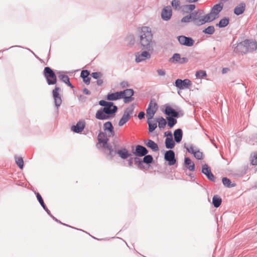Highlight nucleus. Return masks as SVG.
Instances as JSON below:
<instances>
[{
	"label": "nucleus",
	"mask_w": 257,
	"mask_h": 257,
	"mask_svg": "<svg viewBox=\"0 0 257 257\" xmlns=\"http://www.w3.org/2000/svg\"><path fill=\"white\" fill-rule=\"evenodd\" d=\"M153 35L150 28L143 27L140 32L139 43L143 50L153 51L155 42L153 40Z\"/></svg>",
	"instance_id": "f257e3e1"
},
{
	"label": "nucleus",
	"mask_w": 257,
	"mask_h": 257,
	"mask_svg": "<svg viewBox=\"0 0 257 257\" xmlns=\"http://www.w3.org/2000/svg\"><path fill=\"white\" fill-rule=\"evenodd\" d=\"M192 22L196 26H201L206 23L210 22L209 17L205 15L202 10H198L191 13Z\"/></svg>",
	"instance_id": "f03ea898"
},
{
	"label": "nucleus",
	"mask_w": 257,
	"mask_h": 257,
	"mask_svg": "<svg viewBox=\"0 0 257 257\" xmlns=\"http://www.w3.org/2000/svg\"><path fill=\"white\" fill-rule=\"evenodd\" d=\"M43 74L49 85H53L56 83V75L51 68L49 67H46L44 68Z\"/></svg>",
	"instance_id": "7ed1b4c3"
},
{
	"label": "nucleus",
	"mask_w": 257,
	"mask_h": 257,
	"mask_svg": "<svg viewBox=\"0 0 257 257\" xmlns=\"http://www.w3.org/2000/svg\"><path fill=\"white\" fill-rule=\"evenodd\" d=\"M134 111V107L133 106L127 107L124 110L123 114L118 122V125L122 126L126 123L133 116Z\"/></svg>",
	"instance_id": "20e7f679"
},
{
	"label": "nucleus",
	"mask_w": 257,
	"mask_h": 257,
	"mask_svg": "<svg viewBox=\"0 0 257 257\" xmlns=\"http://www.w3.org/2000/svg\"><path fill=\"white\" fill-rule=\"evenodd\" d=\"M223 8V5L220 4H216L213 6L211 12L207 14V16L209 17L210 22L213 21L218 17V14L221 11Z\"/></svg>",
	"instance_id": "39448f33"
},
{
	"label": "nucleus",
	"mask_w": 257,
	"mask_h": 257,
	"mask_svg": "<svg viewBox=\"0 0 257 257\" xmlns=\"http://www.w3.org/2000/svg\"><path fill=\"white\" fill-rule=\"evenodd\" d=\"M157 109V104L155 101L151 100L146 110L147 119H152L153 118Z\"/></svg>",
	"instance_id": "423d86ee"
},
{
	"label": "nucleus",
	"mask_w": 257,
	"mask_h": 257,
	"mask_svg": "<svg viewBox=\"0 0 257 257\" xmlns=\"http://www.w3.org/2000/svg\"><path fill=\"white\" fill-rule=\"evenodd\" d=\"M191 85V82L188 79H185L183 80L180 79H178L175 82V86L179 89H188Z\"/></svg>",
	"instance_id": "0eeeda50"
},
{
	"label": "nucleus",
	"mask_w": 257,
	"mask_h": 257,
	"mask_svg": "<svg viewBox=\"0 0 257 257\" xmlns=\"http://www.w3.org/2000/svg\"><path fill=\"white\" fill-rule=\"evenodd\" d=\"M177 39L179 43L182 45L191 47L194 44V40L191 37H187L184 36H179L177 37Z\"/></svg>",
	"instance_id": "6e6552de"
},
{
	"label": "nucleus",
	"mask_w": 257,
	"mask_h": 257,
	"mask_svg": "<svg viewBox=\"0 0 257 257\" xmlns=\"http://www.w3.org/2000/svg\"><path fill=\"white\" fill-rule=\"evenodd\" d=\"M148 50L143 51L142 53H137L136 54V62L140 63L151 58V54Z\"/></svg>",
	"instance_id": "1a4fd4ad"
},
{
	"label": "nucleus",
	"mask_w": 257,
	"mask_h": 257,
	"mask_svg": "<svg viewBox=\"0 0 257 257\" xmlns=\"http://www.w3.org/2000/svg\"><path fill=\"white\" fill-rule=\"evenodd\" d=\"M122 93V98L124 99L125 103H128L134 100L132 97L134 95V92L132 89H127L124 91H121Z\"/></svg>",
	"instance_id": "9d476101"
},
{
	"label": "nucleus",
	"mask_w": 257,
	"mask_h": 257,
	"mask_svg": "<svg viewBox=\"0 0 257 257\" xmlns=\"http://www.w3.org/2000/svg\"><path fill=\"white\" fill-rule=\"evenodd\" d=\"M243 44L245 45L247 53L254 51L257 49V42L255 41L246 39L243 41Z\"/></svg>",
	"instance_id": "9b49d317"
},
{
	"label": "nucleus",
	"mask_w": 257,
	"mask_h": 257,
	"mask_svg": "<svg viewBox=\"0 0 257 257\" xmlns=\"http://www.w3.org/2000/svg\"><path fill=\"white\" fill-rule=\"evenodd\" d=\"M201 172L209 180L215 181V177L212 173L210 168L207 164L202 165Z\"/></svg>",
	"instance_id": "f8f14e48"
},
{
	"label": "nucleus",
	"mask_w": 257,
	"mask_h": 257,
	"mask_svg": "<svg viewBox=\"0 0 257 257\" xmlns=\"http://www.w3.org/2000/svg\"><path fill=\"white\" fill-rule=\"evenodd\" d=\"M103 130L108 137H113L114 136L115 132L110 121H107L104 123Z\"/></svg>",
	"instance_id": "ddd939ff"
},
{
	"label": "nucleus",
	"mask_w": 257,
	"mask_h": 257,
	"mask_svg": "<svg viewBox=\"0 0 257 257\" xmlns=\"http://www.w3.org/2000/svg\"><path fill=\"white\" fill-rule=\"evenodd\" d=\"M164 158L165 160L168 162V164L170 166L174 165L176 162L175 153L172 150L167 151L165 154Z\"/></svg>",
	"instance_id": "4468645a"
},
{
	"label": "nucleus",
	"mask_w": 257,
	"mask_h": 257,
	"mask_svg": "<svg viewBox=\"0 0 257 257\" xmlns=\"http://www.w3.org/2000/svg\"><path fill=\"white\" fill-rule=\"evenodd\" d=\"M60 88L58 87H55L53 90V96L54 99L55 104L57 108H58L62 103V99L59 91Z\"/></svg>",
	"instance_id": "2eb2a0df"
},
{
	"label": "nucleus",
	"mask_w": 257,
	"mask_h": 257,
	"mask_svg": "<svg viewBox=\"0 0 257 257\" xmlns=\"http://www.w3.org/2000/svg\"><path fill=\"white\" fill-rule=\"evenodd\" d=\"M172 15V11L171 7H166L162 10L161 17L164 21L169 20Z\"/></svg>",
	"instance_id": "dca6fc26"
},
{
	"label": "nucleus",
	"mask_w": 257,
	"mask_h": 257,
	"mask_svg": "<svg viewBox=\"0 0 257 257\" xmlns=\"http://www.w3.org/2000/svg\"><path fill=\"white\" fill-rule=\"evenodd\" d=\"M103 111L107 114L110 115L114 114L117 110V107L113 105V103L110 102L105 107L102 108Z\"/></svg>",
	"instance_id": "f3484780"
},
{
	"label": "nucleus",
	"mask_w": 257,
	"mask_h": 257,
	"mask_svg": "<svg viewBox=\"0 0 257 257\" xmlns=\"http://www.w3.org/2000/svg\"><path fill=\"white\" fill-rule=\"evenodd\" d=\"M148 153V151L144 146L137 145L136 147V150L133 154L137 157H143Z\"/></svg>",
	"instance_id": "a211bd4d"
},
{
	"label": "nucleus",
	"mask_w": 257,
	"mask_h": 257,
	"mask_svg": "<svg viewBox=\"0 0 257 257\" xmlns=\"http://www.w3.org/2000/svg\"><path fill=\"white\" fill-rule=\"evenodd\" d=\"M85 126V122L84 120L79 121L75 125L71 127V130L76 133L82 132Z\"/></svg>",
	"instance_id": "6ab92c4d"
},
{
	"label": "nucleus",
	"mask_w": 257,
	"mask_h": 257,
	"mask_svg": "<svg viewBox=\"0 0 257 257\" xmlns=\"http://www.w3.org/2000/svg\"><path fill=\"white\" fill-rule=\"evenodd\" d=\"M171 61L173 62L184 64L188 62V59L186 57L181 58L179 54L175 53L171 58Z\"/></svg>",
	"instance_id": "aec40b11"
},
{
	"label": "nucleus",
	"mask_w": 257,
	"mask_h": 257,
	"mask_svg": "<svg viewBox=\"0 0 257 257\" xmlns=\"http://www.w3.org/2000/svg\"><path fill=\"white\" fill-rule=\"evenodd\" d=\"M111 115H109L106 112H104L102 108L98 110L95 114L96 118L99 120L108 119L111 118Z\"/></svg>",
	"instance_id": "412c9836"
},
{
	"label": "nucleus",
	"mask_w": 257,
	"mask_h": 257,
	"mask_svg": "<svg viewBox=\"0 0 257 257\" xmlns=\"http://www.w3.org/2000/svg\"><path fill=\"white\" fill-rule=\"evenodd\" d=\"M245 45L243 44V41L238 43L237 45L234 47V51L235 52L241 54L247 53Z\"/></svg>",
	"instance_id": "4be33fe9"
},
{
	"label": "nucleus",
	"mask_w": 257,
	"mask_h": 257,
	"mask_svg": "<svg viewBox=\"0 0 257 257\" xmlns=\"http://www.w3.org/2000/svg\"><path fill=\"white\" fill-rule=\"evenodd\" d=\"M245 10V4L244 2H241L234 9V13L238 16L242 14Z\"/></svg>",
	"instance_id": "5701e85b"
},
{
	"label": "nucleus",
	"mask_w": 257,
	"mask_h": 257,
	"mask_svg": "<svg viewBox=\"0 0 257 257\" xmlns=\"http://www.w3.org/2000/svg\"><path fill=\"white\" fill-rule=\"evenodd\" d=\"M122 98L121 91L109 93L107 96V99L110 101L116 100Z\"/></svg>",
	"instance_id": "b1692460"
},
{
	"label": "nucleus",
	"mask_w": 257,
	"mask_h": 257,
	"mask_svg": "<svg viewBox=\"0 0 257 257\" xmlns=\"http://www.w3.org/2000/svg\"><path fill=\"white\" fill-rule=\"evenodd\" d=\"M145 145L149 148L152 150L154 152H157L159 150L158 145L153 141L148 140L145 142Z\"/></svg>",
	"instance_id": "393cba45"
},
{
	"label": "nucleus",
	"mask_w": 257,
	"mask_h": 257,
	"mask_svg": "<svg viewBox=\"0 0 257 257\" xmlns=\"http://www.w3.org/2000/svg\"><path fill=\"white\" fill-rule=\"evenodd\" d=\"M98 141L99 144H102L103 147H105L108 141V139L105 136L103 133L100 132L98 135Z\"/></svg>",
	"instance_id": "a878e982"
},
{
	"label": "nucleus",
	"mask_w": 257,
	"mask_h": 257,
	"mask_svg": "<svg viewBox=\"0 0 257 257\" xmlns=\"http://www.w3.org/2000/svg\"><path fill=\"white\" fill-rule=\"evenodd\" d=\"M170 137H167L165 140V145L167 149H173L175 146V143L173 141L171 133H169Z\"/></svg>",
	"instance_id": "bb28decb"
},
{
	"label": "nucleus",
	"mask_w": 257,
	"mask_h": 257,
	"mask_svg": "<svg viewBox=\"0 0 257 257\" xmlns=\"http://www.w3.org/2000/svg\"><path fill=\"white\" fill-rule=\"evenodd\" d=\"M184 164L187 169L190 171H194L195 170V164L191 160L188 158H185Z\"/></svg>",
	"instance_id": "cd10ccee"
},
{
	"label": "nucleus",
	"mask_w": 257,
	"mask_h": 257,
	"mask_svg": "<svg viewBox=\"0 0 257 257\" xmlns=\"http://www.w3.org/2000/svg\"><path fill=\"white\" fill-rule=\"evenodd\" d=\"M174 140L177 143H179L181 141L183 136L182 131L180 128L176 130L174 132Z\"/></svg>",
	"instance_id": "c85d7f7f"
},
{
	"label": "nucleus",
	"mask_w": 257,
	"mask_h": 257,
	"mask_svg": "<svg viewBox=\"0 0 257 257\" xmlns=\"http://www.w3.org/2000/svg\"><path fill=\"white\" fill-rule=\"evenodd\" d=\"M117 153L122 159H125L132 155L126 149L118 150Z\"/></svg>",
	"instance_id": "c756f323"
},
{
	"label": "nucleus",
	"mask_w": 257,
	"mask_h": 257,
	"mask_svg": "<svg viewBox=\"0 0 257 257\" xmlns=\"http://www.w3.org/2000/svg\"><path fill=\"white\" fill-rule=\"evenodd\" d=\"M89 72L88 70H82L81 72V77L83 78L84 82L88 85L90 83V78L88 77Z\"/></svg>",
	"instance_id": "7c9ffc66"
},
{
	"label": "nucleus",
	"mask_w": 257,
	"mask_h": 257,
	"mask_svg": "<svg viewBox=\"0 0 257 257\" xmlns=\"http://www.w3.org/2000/svg\"><path fill=\"white\" fill-rule=\"evenodd\" d=\"M58 77L61 81L68 84V86H70L71 88L73 87V86L70 82L69 78L67 75L59 72Z\"/></svg>",
	"instance_id": "2f4dec72"
},
{
	"label": "nucleus",
	"mask_w": 257,
	"mask_h": 257,
	"mask_svg": "<svg viewBox=\"0 0 257 257\" xmlns=\"http://www.w3.org/2000/svg\"><path fill=\"white\" fill-rule=\"evenodd\" d=\"M147 122L149 125V131L153 132L157 127V121L154 119H148Z\"/></svg>",
	"instance_id": "473e14b6"
},
{
	"label": "nucleus",
	"mask_w": 257,
	"mask_h": 257,
	"mask_svg": "<svg viewBox=\"0 0 257 257\" xmlns=\"http://www.w3.org/2000/svg\"><path fill=\"white\" fill-rule=\"evenodd\" d=\"M195 8L196 6L194 4L185 5L182 7V11L186 13H192Z\"/></svg>",
	"instance_id": "72a5a7b5"
},
{
	"label": "nucleus",
	"mask_w": 257,
	"mask_h": 257,
	"mask_svg": "<svg viewBox=\"0 0 257 257\" xmlns=\"http://www.w3.org/2000/svg\"><path fill=\"white\" fill-rule=\"evenodd\" d=\"M165 113L167 115H171L172 117H177L178 116V112L171 107H167L165 109Z\"/></svg>",
	"instance_id": "f704fd0d"
},
{
	"label": "nucleus",
	"mask_w": 257,
	"mask_h": 257,
	"mask_svg": "<svg viewBox=\"0 0 257 257\" xmlns=\"http://www.w3.org/2000/svg\"><path fill=\"white\" fill-rule=\"evenodd\" d=\"M36 196H37V198L38 201L39 202V203H40V204L42 206V207L44 208V209L47 212V213L49 215H51V212H50V210L47 208L46 206L45 205V204L44 202V201L43 200V198H42V196H41V195L39 193H38L37 194Z\"/></svg>",
	"instance_id": "c9c22d12"
},
{
	"label": "nucleus",
	"mask_w": 257,
	"mask_h": 257,
	"mask_svg": "<svg viewBox=\"0 0 257 257\" xmlns=\"http://www.w3.org/2000/svg\"><path fill=\"white\" fill-rule=\"evenodd\" d=\"M221 198L217 195H214L212 199V203L214 206L216 208L218 207L221 203Z\"/></svg>",
	"instance_id": "e433bc0d"
},
{
	"label": "nucleus",
	"mask_w": 257,
	"mask_h": 257,
	"mask_svg": "<svg viewBox=\"0 0 257 257\" xmlns=\"http://www.w3.org/2000/svg\"><path fill=\"white\" fill-rule=\"evenodd\" d=\"M184 148L189 153L192 154H194V152H195L198 149L197 147L194 146L193 144H190L188 146H187L186 144H184Z\"/></svg>",
	"instance_id": "4c0bfd02"
},
{
	"label": "nucleus",
	"mask_w": 257,
	"mask_h": 257,
	"mask_svg": "<svg viewBox=\"0 0 257 257\" xmlns=\"http://www.w3.org/2000/svg\"><path fill=\"white\" fill-rule=\"evenodd\" d=\"M229 20L227 18H224L221 19L218 24L216 25L219 28H224L229 24Z\"/></svg>",
	"instance_id": "58836bf2"
},
{
	"label": "nucleus",
	"mask_w": 257,
	"mask_h": 257,
	"mask_svg": "<svg viewBox=\"0 0 257 257\" xmlns=\"http://www.w3.org/2000/svg\"><path fill=\"white\" fill-rule=\"evenodd\" d=\"M222 183L225 186L229 188L235 186V184H231L230 180L226 177L222 178Z\"/></svg>",
	"instance_id": "ea45409f"
},
{
	"label": "nucleus",
	"mask_w": 257,
	"mask_h": 257,
	"mask_svg": "<svg viewBox=\"0 0 257 257\" xmlns=\"http://www.w3.org/2000/svg\"><path fill=\"white\" fill-rule=\"evenodd\" d=\"M203 32L205 34L212 35L215 32V28L213 26H210L205 29Z\"/></svg>",
	"instance_id": "a19ab883"
},
{
	"label": "nucleus",
	"mask_w": 257,
	"mask_h": 257,
	"mask_svg": "<svg viewBox=\"0 0 257 257\" xmlns=\"http://www.w3.org/2000/svg\"><path fill=\"white\" fill-rule=\"evenodd\" d=\"M171 5L173 8L175 10H177L180 9L182 7H181V3L180 1L179 0H173L171 2Z\"/></svg>",
	"instance_id": "79ce46f5"
},
{
	"label": "nucleus",
	"mask_w": 257,
	"mask_h": 257,
	"mask_svg": "<svg viewBox=\"0 0 257 257\" xmlns=\"http://www.w3.org/2000/svg\"><path fill=\"white\" fill-rule=\"evenodd\" d=\"M174 117H167L168 125L170 127H172L176 123L177 120Z\"/></svg>",
	"instance_id": "37998d69"
},
{
	"label": "nucleus",
	"mask_w": 257,
	"mask_h": 257,
	"mask_svg": "<svg viewBox=\"0 0 257 257\" xmlns=\"http://www.w3.org/2000/svg\"><path fill=\"white\" fill-rule=\"evenodd\" d=\"M207 76L206 71L204 70H199L196 72L195 76L197 78L201 79Z\"/></svg>",
	"instance_id": "c03bdc74"
},
{
	"label": "nucleus",
	"mask_w": 257,
	"mask_h": 257,
	"mask_svg": "<svg viewBox=\"0 0 257 257\" xmlns=\"http://www.w3.org/2000/svg\"><path fill=\"white\" fill-rule=\"evenodd\" d=\"M157 122H158L159 127L160 128L165 127V126L166 125L167 122H166L165 119L163 117H161L160 118H159L158 120H157Z\"/></svg>",
	"instance_id": "a18cd8bd"
},
{
	"label": "nucleus",
	"mask_w": 257,
	"mask_h": 257,
	"mask_svg": "<svg viewBox=\"0 0 257 257\" xmlns=\"http://www.w3.org/2000/svg\"><path fill=\"white\" fill-rule=\"evenodd\" d=\"M153 158L151 155H145L143 158V163H146L147 164H150L153 162Z\"/></svg>",
	"instance_id": "49530a36"
},
{
	"label": "nucleus",
	"mask_w": 257,
	"mask_h": 257,
	"mask_svg": "<svg viewBox=\"0 0 257 257\" xmlns=\"http://www.w3.org/2000/svg\"><path fill=\"white\" fill-rule=\"evenodd\" d=\"M192 22L191 13L190 14L184 17L181 19V22L182 23H189Z\"/></svg>",
	"instance_id": "de8ad7c7"
},
{
	"label": "nucleus",
	"mask_w": 257,
	"mask_h": 257,
	"mask_svg": "<svg viewBox=\"0 0 257 257\" xmlns=\"http://www.w3.org/2000/svg\"><path fill=\"white\" fill-rule=\"evenodd\" d=\"M193 155L194 157L198 160H201L203 159V153L199 150V149H198L197 150L194 152Z\"/></svg>",
	"instance_id": "09e8293b"
},
{
	"label": "nucleus",
	"mask_w": 257,
	"mask_h": 257,
	"mask_svg": "<svg viewBox=\"0 0 257 257\" xmlns=\"http://www.w3.org/2000/svg\"><path fill=\"white\" fill-rule=\"evenodd\" d=\"M16 162L20 169H23L24 166V161L22 157L16 158Z\"/></svg>",
	"instance_id": "8fccbe9b"
},
{
	"label": "nucleus",
	"mask_w": 257,
	"mask_h": 257,
	"mask_svg": "<svg viewBox=\"0 0 257 257\" xmlns=\"http://www.w3.org/2000/svg\"><path fill=\"white\" fill-rule=\"evenodd\" d=\"M91 75L93 78L98 79V78L102 77L103 74L100 72H96L92 73Z\"/></svg>",
	"instance_id": "3c124183"
},
{
	"label": "nucleus",
	"mask_w": 257,
	"mask_h": 257,
	"mask_svg": "<svg viewBox=\"0 0 257 257\" xmlns=\"http://www.w3.org/2000/svg\"><path fill=\"white\" fill-rule=\"evenodd\" d=\"M251 163L252 165H257V153H254L253 155V156H252Z\"/></svg>",
	"instance_id": "603ef678"
},
{
	"label": "nucleus",
	"mask_w": 257,
	"mask_h": 257,
	"mask_svg": "<svg viewBox=\"0 0 257 257\" xmlns=\"http://www.w3.org/2000/svg\"><path fill=\"white\" fill-rule=\"evenodd\" d=\"M157 72L159 76H164L166 75V71L164 69H158Z\"/></svg>",
	"instance_id": "864d4df0"
},
{
	"label": "nucleus",
	"mask_w": 257,
	"mask_h": 257,
	"mask_svg": "<svg viewBox=\"0 0 257 257\" xmlns=\"http://www.w3.org/2000/svg\"><path fill=\"white\" fill-rule=\"evenodd\" d=\"M109 102H108L104 100H101L99 101V104L101 106H104V107H105Z\"/></svg>",
	"instance_id": "5fc2aeb1"
},
{
	"label": "nucleus",
	"mask_w": 257,
	"mask_h": 257,
	"mask_svg": "<svg viewBox=\"0 0 257 257\" xmlns=\"http://www.w3.org/2000/svg\"><path fill=\"white\" fill-rule=\"evenodd\" d=\"M134 161L135 164H139L140 166L143 164V162L137 157L134 158Z\"/></svg>",
	"instance_id": "6e6d98bb"
},
{
	"label": "nucleus",
	"mask_w": 257,
	"mask_h": 257,
	"mask_svg": "<svg viewBox=\"0 0 257 257\" xmlns=\"http://www.w3.org/2000/svg\"><path fill=\"white\" fill-rule=\"evenodd\" d=\"M121 87L122 88H125L126 87H128V83L126 81H122L120 83V84Z\"/></svg>",
	"instance_id": "4d7b16f0"
},
{
	"label": "nucleus",
	"mask_w": 257,
	"mask_h": 257,
	"mask_svg": "<svg viewBox=\"0 0 257 257\" xmlns=\"http://www.w3.org/2000/svg\"><path fill=\"white\" fill-rule=\"evenodd\" d=\"M145 112L143 111H141L139 113L138 117L139 118V119H142L145 117Z\"/></svg>",
	"instance_id": "13d9d810"
},
{
	"label": "nucleus",
	"mask_w": 257,
	"mask_h": 257,
	"mask_svg": "<svg viewBox=\"0 0 257 257\" xmlns=\"http://www.w3.org/2000/svg\"><path fill=\"white\" fill-rule=\"evenodd\" d=\"M83 92L84 93H85V94H87V95H89L91 93L90 91L87 88H84L83 90Z\"/></svg>",
	"instance_id": "bf43d9fd"
},
{
	"label": "nucleus",
	"mask_w": 257,
	"mask_h": 257,
	"mask_svg": "<svg viewBox=\"0 0 257 257\" xmlns=\"http://www.w3.org/2000/svg\"><path fill=\"white\" fill-rule=\"evenodd\" d=\"M103 82L102 79H98L96 81V83L98 86H101L103 84Z\"/></svg>",
	"instance_id": "052dcab7"
},
{
	"label": "nucleus",
	"mask_w": 257,
	"mask_h": 257,
	"mask_svg": "<svg viewBox=\"0 0 257 257\" xmlns=\"http://www.w3.org/2000/svg\"><path fill=\"white\" fill-rule=\"evenodd\" d=\"M133 158H131L128 160V165L130 167L133 166Z\"/></svg>",
	"instance_id": "680f3d73"
},
{
	"label": "nucleus",
	"mask_w": 257,
	"mask_h": 257,
	"mask_svg": "<svg viewBox=\"0 0 257 257\" xmlns=\"http://www.w3.org/2000/svg\"><path fill=\"white\" fill-rule=\"evenodd\" d=\"M229 70V69L227 68H223L222 70V73L223 74H224V73H226L228 72V71Z\"/></svg>",
	"instance_id": "e2e57ef3"
},
{
	"label": "nucleus",
	"mask_w": 257,
	"mask_h": 257,
	"mask_svg": "<svg viewBox=\"0 0 257 257\" xmlns=\"http://www.w3.org/2000/svg\"><path fill=\"white\" fill-rule=\"evenodd\" d=\"M51 217H52V218L55 220L56 221L58 222H59V223H61V221L59 220H58L57 218H56L54 216H53L51 214V215H49Z\"/></svg>",
	"instance_id": "0e129e2a"
},
{
	"label": "nucleus",
	"mask_w": 257,
	"mask_h": 257,
	"mask_svg": "<svg viewBox=\"0 0 257 257\" xmlns=\"http://www.w3.org/2000/svg\"><path fill=\"white\" fill-rule=\"evenodd\" d=\"M170 133H171V132H165V136H169Z\"/></svg>",
	"instance_id": "69168bd1"
},
{
	"label": "nucleus",
	"mask_w": 257,
	"mask_h": 257,
	"mask_svg": "<svg viewBox=\"0 0 257 257\" xmlns=\"http://www.w3.org/2000/svg\"><path fill=\"white\" fill-rule=\"evenodd\" d=\"M221 1L222 2H226L228 1L229 0H221Z\"/></svg>",
	"instance_id": "338daca9"
}]
</instances>
